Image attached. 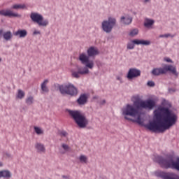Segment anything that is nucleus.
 I'll return each instance as SVG.
<instances>
[{"instance_id":"f257e3e1","label":"nucleus","mask_w":179,"mask_h":179,"mask_svg":"<svg viewBox=\"0 0 179 179\" xmlns=\"http://www.w3.org/2000/svg\"><path fill=\"white\" fill-rule=\"evenodd\" d=\"M178 117L173 113H156L153 120L150 121L145 127L152 132L162 134L177 124Z\"/></svg>"},{"instance_id":"f03ea898","label":"nucleus","mask_w":179,"mask_h":179,"mask_svg":"<svg viewBox=\"0 0 179 179\" xmlns=\"http://www.w3.org/2000/svg\"><path fill=\"white\" fill-rule=\"evenodd\" d=\"M133 106L127 104L126 107L122 108V113H141L142 110H153L156 107V101L153 99L142 100L139 94L134 95L131 97Z\"/></svg>"},{"instance_id":"7ed1b4c3","label":"nucleus","mask_w":179,"mask_h":179,"mask_svg":"<svg viewBox=\"0 0 179 179\" xmlns=\"http://www.w3.org/2000/svg\"><path fill=\"white\" fill-rule=\"evenodd\" d=\"M87 55H86V53H81L79 55V59L81 62V64H83V65H85L87 68H89L90 69H93V66H94V63L93 62V60H90V57H94L96 55H99V50L97 48L91 46L90 48L87 50Z\"/></svg>"},{"instance_id":"20e7f679","label":"nucleus","mask_w":179,"mask_h":179,"mask_svg":"<svg viewBox=\"0 0 179 179\" xmlns=\"http://www.w3.org/2000/svg\"><path fill=\"white\" fill-rule=\"evenodd\" d=\"M122 115L127 121L136 122L138 124V125H143L145 121L150 120V117L147 115L145 113H123Z\"/></svg>"},{"instance_id":"39448f33","label":"nucleus","mask_w":179,"mask_h":179,"mask_svg":"<svg viewBox=\"0 0 179 179\" xmlns=\"http://www.w3.org/2000/svg\"><path fill=\"white\" fill-rule=\"evenodd\" d=\"M168 72H171L175 76H178L177 69L173 65H165L164 67L155 68L151 71L154 76H160V75H166Z\"/></svg>"},{"instance_id":"423d86ee","label":"nucleus","mask_w":179,"mask_h":179,"mask_svg":"<svg viewBox=\"0 0 179 179\" xmlns=\"http://www.w3.org/2000/svg\"><path fill=\"white\" fill-rule=\"evenodd\" d=\"M70 116L79 128H86L89 125V120L82 113H70Z\"/></svg>"},{"instance_id":"0eeeda50","label":"nucleus","mask_w":179,"mask_h":179,"mask_svg":"<svg viewBox=\"0 0 179 179\" xmlns=\"http://www.w3.org/2000/svg\"><path fill=\"white\" fill-rule=\"evenodd\" d=\"M59 90L61 94H68L71 96L78 95V89L71 83L59 85Z\"/></svg>"},{"instance_id":"6e6552de","label":"nucleus","mask_w":179,"mask_h":179,"mask_svg":"<svg viewBox=\"0 0 179 179\" xmlns=\"http://www.w3.org/2000/svg\"><path fill=\"white\" fill-rule=\"evenodd\" d=\"M30 18L34 23H37L39 27H47L50 23L48 20H44V17L38 13H31L30 14Z\"/></svg>"},{"instance_id":"1a4fd4ad","label":"nucleus","mask_w":179,"mask_h":179,"mask_svg":"<svg viewBox=\"0 0 179 179\" xmlns=\"http://www.w3.org/2000/svg\"><path fill=\"white\" fill-rule=\"evenodd\" d=\"M117 23V20L114 17H108V20H104L102 22L101 27L105 33H111L113 31V28L115 26Z\"/></svg>"},{"instance_id":"9d476101","label":"nucleus","mask_w":179,"mask_h":179,"mask_svg":"<svg viewBox=\"0 0 179 179\" xmlns=\"http://www.w3.org/2000/svg\"><path fill=\"white\" fill-rule=\"evenodd\" d=\"M171 108V103L168 101L164 100L157 108L153 113H171L170 108Z\"/></svg>"},{"instance_id":"9b49d317","label":"nucleus","mask_w":179,"mask_h":179,"mask_svg":"<svg viewBox=\"0 0 179 179\" xmlns=\"http://www.w3.org/2000/svg\"><path fill=\"white\" fill-rule=\"evenodd\" d=\"M135 44L136 45H150V41L134 39L131 41V43H128L127 48V50H134L135 48Z\"/></svg>"},{"instance_id":"f8f14e48","label":"nucleus","mask_w":179,"mask_h":179,"mask_svg":"<svg viewBox=\"0 0 179 179\" xmlns=\"http://www.w3.org/2000/svg\"><path fill=\"white\" fill-rule=\"evenodd\" d=\"M157 177H161L163 179H179V178H174V173H166L162 171H157L155 172Z\"/></svg>"},{"instance_id":"ddd939ff","label":"nucleus","mask_w":179,"mask_h":179,"mask_svg":"<svg viewBox=\"0 0 179 179\" xmlns=\"http://www.w3.org/2000/svg\"><path fill=\"white\" fill-rule=\"evenodd\" d=\"M141 76V70L135 68H131L129 70L127 78L129 80Z\"/></svg>"},{"instance_id":"4468645a","label":"nucleus","mask_w":179,"mask_h":179,"mask_svg":"<svg viewBox=\"0 0 179 179\" xmlns=\"http://www.w3.org/2000/svg\"><path fill=\"white\" fill-rule=\"evenodd\" d=\"M0 15L6 17H19V14L12 12L10 10H0Z\"/></svg>"},{"instance_id":"2eb2a0df","label":"nucleus","mask_w":179,"mask_h":179,"mask_svg":"<svg viewBox=\"0 0 179 179\" xmlns=\"http://www.w3.org/2000/svg\"><path fill=\"white\" fill-rule=\"evenodd\" d=\"M89 73L88 69H78L77 71H72L73 78H76V79H79L80 78V75H86Z\"/></svg>"},{"instance_id":"dca6fc26","label":"nucleus","mask_w":179,"mask_h":179,"mask_svg":"<svg viewBox=\"0 0 179 179\" xmlns=\"http://www.w3.org/2000/svg\"><path fill=\"white\" fill-rule=\"evenodd\" d=\"M87 99H88L87 94H83L77 99V103L80 106H85V104H86V103H87Z\"/></svg>"},{"instance_id":"f3484780","label":"nucleus","mask_w":179,"mask_h":179,"mask_svg":"<svg viewBox=\"0 0 179 179\" xmlns=\"http://www.w3.org/2000/svg\"><path fill=\"white\" fill-rule=\"evenodd\" d=\"M13 35L20 38H24L27 36V31L26 29H18L13 33Z\"/></svg>"},{"instance_id":"a211bd4d","label":"nucleus","mask_w":179,"mask_h":179,"mask_svg":"<svg viewBox=\"0 0 179 179\" xmlns=\"http://www.w3.org/2000/svg\"><path fill=\"white\" fill-rule=\"evenodd\" d=\"M35 149L38 153H45V146L41 143H36L35 144Z\"/></svg>"},{"instance_id":"6ab92c4d","label":"nucleus","mask_w":179,"mask_h":179,"mask_svg":"<svg viewBox=\"0 0 179 179\" xmlns=\"http://www.w3.org/2000/svg\"><path fill=\"white\" fill-rule=\"evenodd\" d=\"M10 177H12V175L8 170H3L0 171V178H10Z\"/></svg>"},{"instance_id":"aec40b11","label":"nucleus","mask_w":179,"mask_h":179,"mask_svg":"<svg viewBox=\"0 0 179 179\" xmlns=\"http://www.w3.org/2000/svg\"><path fill=\"white\" fill-rule=\"evenodd\" d=\"M69 145L62 143L61 148H59V153H61V155H65V153L69 152Z\"/></svg>"},{"instance_id":"412c9836","label":"nucleus","mask_w":179,"mask_h":179,"mask_svg":"<svg viewBox=\"0 0 179 179\" xmlns=\"http://www.w3.org/2000/svg\"><path fill=\"white\" fill-rule=\"evenodd\" d=\"M3 37L6 41H9V40H12L13 34H12V31H7L3 34Z\"/></svg>"},{"instance_id":"4be33fe9","label":"nucleus","mask_w":179,"mask_h":179,"mask_svg":"<svg viewBox=\"0 0 179 179\" xmlns=\"http://www.w3.org/2000/svg\"><path fill=\"white\" fill-rule=\"evenodd\" d=\"M47 83H48V80H45L41 85V90L43 93H48L50 90H48V87H47Z\"/></svg>"},{"instance_id":"5701e85b","label":"nucleus","mask_w":179,"mask_h":179,"mask_svg":"<svg viewBox=\"0 0 179 179\" xmlns=\"http://www.w3.org/2000/svg\"><path fill=\"white\" fill-rule=\"evenodd\" d=\"M120 22L123 24H131V23H132V18L129 17H122Z\"/></svg>"},{"instance_id":"b1692460","label":"nucleus","mask_w":179,"mask_h":179,"mask_svg":"<svg viewBox=\"0 0 179 179\" xmlns=\"http://www.w3.org/2000/svg\"><path fill=\"white\" fill-rule=\"evenodd\" d=\"M78 160L82 164H87L89 158H87V156L86 155H81L78 157Z\"/></svg>"},{"instance_id":"393cba45","label":"nucleus","mask_w":179,"mask_h":179,"mask_svg":"<svg viewBox=\"0 0 179 179\" xmlns=\"http://www.w3.org/2000/svg\"><path fill=\"white\" fill-rule=\"evenodd\" d=\"M155 24V20H150L149 18H146L144 21V27H146L147 29H150V27L152 25Z\"/></svg>"},{"instance_id":"a878e982","label":"nucleus","mask_w":179,"mask_h":179,"mask_svg":"<svg viewBox=\"0 0 179 179\" xmlns=\"http://www.w3.org/2000/svg\"><path fill=\"white\" fill-rule=\"evenodd\" d=\"M34 131L36 135L41 136L44 135V129L40 127H34Z\"/></svg>"},{"instance_id":"bb28decb","label":"nucleus","mask_w":179,"mask_h":179,"mask_svg":"<svg viewBox=\"0 0 179 179\" xmlns=\"http://www.w3.org/2000/svg\"><path fill=\"white\" fill-rule=\"evenodd\" d=\"M24 8H26V5L24 4H14L12 6L11 9L19 10V9H24Z\"/></svg>"},{"instance_id":"cd10ccee","label":"nucleus","mask_w":179,"mask_h":179,"mask_svg":"<svg viewBox=\"0 0 179 179\" xmlns=\"http://www.w3.org/2000/svg\"><path fill=\"white\" fill-rule=\"evenodd\" d=\"M26 104H27V106H31V104H33V103H34V97L30 96H28L26 100H25Z\"/></svg>"},{"instance_id":"c85d7f7f","label":"nucleus","mask_w":179,"mask_h":179,"mask_svg":"<svg viewBox=\"0 0 179 179\" xmlns=\"http://www.w3.org/2000/svg\"><path fill=\"white\" fill-rule=\"evenodd\" d=\"M139 33V30L138 29H133L130 31L129 35L131 37H135V36H138Z\"/></svg>"},{"instance_id":"c756f323","label":"nucleus","mask_w":179,"mask_h":179,"mask_svg":"<svg viewBox=\"0 0 179 179\" xmlns=\"http://www.w3.org/2000/svg\"><path fill=\"white\" fill-rule=\"evenodd\" d=\"M169 37H171V38L176 37V34L171 35V34H162L159 35L160 38H167Z\"/></svg>"},{"instance_id":"7c9ffc66","label":"nucleus","mask_w":179,"mask_h":179,"mask_svg":"<svg viewBox=\"0 0 179 179\" xmlns=\"http://www.w3.org/2000/svg\"><path fill=\"white\" fill-rule=\"evenodd\" d=\"M24 92H23V90H18V92H17V99H23V97H24Z\"/></svg>"},{"instance_id":"2f4dec72","label":"nucleus","mask_w":179,"mask_h":179,"mask_svg":"<svg viewBox=\"0 0 179 179\" xmlns=\"http://www.w3.org/2000/svg\"><path fill=\"white\" fill-rule=\"evenodd\" d=\"M59 135L62 138H67L68 137V133L65 131H60Z\"/></svg>"},{"instance_id":"473e14b6","label":"nucleus","mask_w":179,"mask_h":179,"mask_svg":"<svg viewBox=\"0 0 179 179\" xmlns=\"http://www.w3.org/2000/svg\"><path fill=\"white\" fill-rule=\"evenodd\" d=\"M148 86H149L150 87H154L155 86V82L153 81H148L147 83Z\"/></svg>"},{"instance_id":"72a5a7b5","label":"nucleus","mask_w":179,"mask_h":179,"mask_svg":"<svg viewBox=\"0 0 179 179\" xmlns=\"http://www.w3.org/2000/svg\"><path fill=\"white\" fill-rule=\"evenodd\" d=\"M164 61H166V62H169L170 64H173V60H171V59L169 57H164Z\"/></svg>"},{"instance_id":"f704fd0d","label":"nucleus","mask_w":179,"mask_h":179,"mask_svg":"<svg viewBox=\"0 0 179 179\" xmlns=\"http://www.w3.org/2000/svg\"><path fill=\"white\" fill-rule=\"evenodd\" d=\"M37 34H41V32H40V31H37V30L34 31L33 35L36 36Z\"/></svg>"},{"instance_id":"c9c22d12","label":"nucleus","mask_w":179,"mask_h":179,"mask_svg":"<svg viewBox=\"0 0 179 179\" xmlns=\"http://www.w3.org/2000/svg\"><path fill=\"white\" fill-rule=\"evenodd\" d=\"M100 106H104L106 104V99H103L99 102Z\"/></svg>"},{"instance_id":"e433bc0d","label":"nucleus","mask_w":179,"mask_h":179,"mask_svg":"<svg viewBox=\"0 0 179 179\" xmlns=\"http://www.w3.org/2000/svg\"><path fill=\"white\" fill-rule=\"evenodd\" d=\"M67 113H79L78 110H66Z\"/></svg>"},{"instance_id":"4c0bfd02","label":"nucleus","mask_w":179,"mask_h":179,"mask_svg":"<svg viewBox=\"0 0 179 179\" xmlns=\"http://www.w3.org/2000/svg\"><path fill=\"white\" fill-rule=\"evenodd\" d=\"M2 34H3V30L0 29V37H2Z\"/></svg>"},{"instance_id":"58836bf2","label":"nucleus","mask_w":179,"mask_h":179,"mask_svg":"<svg viewBox=\"0 0 179 179\" xmlns=\"http://www.w3.org/2000/svg\"><path fill=\"white\" fill-rule=\"evenodd\" d=\"M6 156L7 157H10V154L6 153Z\"/></svg>"},{"instance_id":"ea45409f","label":"nucleus","mask_w":179,"mask_h":179,"mask_svg":"<svg viewBox=\"0 0 179 179\" xmlns=\"http://www.w3.org/2000/svg\"><path fill=\"white\" fill-rule=\"evenodd\" d=\"M62 178H69V177L66 176H63Z\"/></svg>"},{"instance_id":"a19ab883","label":"nucleus","mask_w":179,"mask_h":179,"mask_svg":"<svg viewBox=\"0 0 179 179\" xmlns=\"http://www.w3.org/2000/svg\"><path fill=\"white\" fill-rule=\"evenodd\" d=\"M145 3H146L147 2H150V0H144Z\"/></svg>"},{"instance_id":"79ce46f5","label":"nucleus","mask_w":179,"mask_h":179,"mask_svg":"<svg viewBox=\"0 0 179 179\" xmlns=\"http://www.w3.org/2000/svg\"><path fill=\"white\" fill-rule=\"evenodd\" d=\"M2 166H3V164H2V162H0V167H2Z\"/></svg>"},{"instance_id":"37998d69","label":"nucleus","mask_w":179,"mask_h":179,"mask_svg":"<svg viewBox=\"0 0 179 179\" xmlns=\"http://www.w3.org/2000/svg\"><path fill=\"white\" fill-rule=\"evenodd\" d=\"M117 80H120V77H117Z\"/></svg>"},{"instance_id":"c03bdc74","label":"nucleus","mask_w":179,"mask_h":179,"mask_svg":"<svg viewBox=\"0 0 179 179\" xmlns=\"http://www.w3.org/2000/svg\"><path fill=\"white\" fill-rule=\"evenodd\" d=\"M1 61H2V59L0 57V62H1Z\"/></svg>"}]
</instances>
